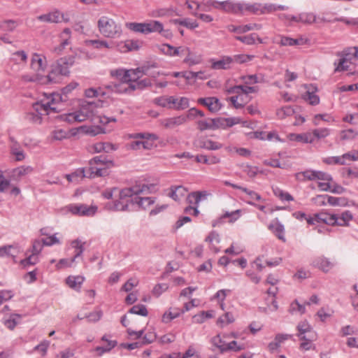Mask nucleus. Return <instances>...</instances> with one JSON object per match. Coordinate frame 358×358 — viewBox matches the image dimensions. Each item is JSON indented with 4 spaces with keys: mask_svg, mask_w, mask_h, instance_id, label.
<instances>
[{
    "mask_svg": "<svg viewBox=\"0 0 358 358\" xmlns=\"http://www.w3.org/2000/svg\"><path fill=\"white\" fill-rule=\"evenodd\" d=\"M155 188L153 184H138L130 187L122 189L119 192V200L113 203L111 209L124 211L128 210L130 202L136 204L140 208L146 210L154 205L156 198L141 196L144 193H150Z\"/></svg>",
    "mask_w": 358,
    "mask_h": 358,
    "instance_id": "f257e3e1",
    "label": "nucleus"
},
{
    "mask_svg": "<svg viewBox=\"0 0 358 358\" xmlns=\"http://www.w3.org/2000/svg\"><path fill=\"white\" fill-rule=\"evenodd\" d=\"M78 85L77 82H71L62 88L61 94H52L41 101L33 104L32 120L36 123H40L43 116L48 115L51 113L59 112L60 110V103L66 101L67 96L76 90Z\"/></svg>",
    "mask_w": 358,
    "mask_h": 358,
    "instance_id": "f03ea898",
    "label": "nucleus"
},
{
    "mask_svg": "<svg viewBox=\"0 0 358 358\" xmlns=\"http://www.w3.org/2000/svg\"><path fill=\"white\" fill-rule=\"evenodd\" d=\"M114 166L113 161L108 160L101 156L95 157L89 162V167L76 170L74 173L66 175L69 182H78L84 178H95L106 176L109 174V169Z\"/></svg>",
    "mask_w": 358,
    "mask_h": 358,
    "instance_id": "7ed1b4c3",
    "label": "nucleus"
},
{
    "mask_svg": "<svg viewBox=\"0 0 358 358\" xmlns=\"http://www.w3.org/2000/svg\"><path fill=\"white\" fill-rule=\"evenodd\" d=\"M47 66L46 57L42 54L34 53L31 55L30 67L34 73L32 76H22V79L26 82L37 81L43 85L55 83L52 77L53 73L45 76L43 75Z\"/></svg>",
    "mask_w": 358,
    "mask_h": 358,
    "instance_id": "20e7f679",
    "label": "nucleus"
},
{
    "mask_svg": "<svg viewBox=\"0 0 358 358\" xmlns=\"http://www.w3.org/2000/svg\"><path fill=\"white\" fill-rule=\"evenodd\" d=\"M100 102L83 101L76 111L60 115V119L69 124L82 122L90 120L94 121L96 113H99Z\"/></svg>",
    "mask_w": 358,
    "mask_h": 358,
    "instance_id": "39448f33",
    "label": "nucleus"
},
{
    "mask_svg": "<svg viewBox=\"0 0 358 358\" xmlns=\"http://www.w3.org/2000/svg\"><path fill=\"white\" fill-rule=\"evenodd\" d=\"M206 5L233 14H243L245 12L257 13L259 10V8L257 3L248 4L245 3L234 2L231 1H225L221 2L209 1L207 2Z\"/></svg>",
    "mask_w": 358,
    "mask_h": 358,
    "instance_id": "423d86ee",
    "label": "nucleus"
},
{
    "mask_svg": "<svg viewBox=\"0 0 358 358\" xmlns=\"http://www.w3.org/2000/svg\"><path fill=\"white\" fill-rule=\"evenodd\" d=\"M99 32L108 38H118L122 34V28L120 23L107 15L101 16L97 20Z\"/></svg>",
    "mask_w": 358,
    "mask_h": 358,
    "instance_id": "0eeeda50",
    "label": "nucleus"
},
{
    "mask_svg": "<svg viewBox=\"0 0 358 358\" xmlns=\"http://www.w3.org/2000/svg\"><path fill=\"white\" fill-rule=\"evenodd\" d=\"M235 333L224 334L223 335L217 334L211 339L212 345L220 352H224L227 351L238 352L244 349L243 344H238L236 341H231V338H236Z\"/></svg>",
    "mask_w": 358,
    "mask_h": 358,
    "instance_id": "6e6552de",
    "label": "nucleus"
},
{
    "mask_svg": "<svg viewBox=\"0 0 358 358\" xmlns=\"http://www.w3.org/2000/svg\"><path fill=\"white\" fill-rule=\"evenodd\" d=\"M229 94H232L229 100L236 108L243 107L250 101L249 94L256 92L254 87L248 85H236L227 90Z\"/></svg>",
    "mask_w": 358,
    "mask_h": 358,
    "instance_id": "1a4fd4ad",
    "label": "nucleus"
},
{
    "mask_svg": "<svg viewBox=\"0 0 358 358\" xmlns=\"http://www.w3.org/2000/svg\"><path fill=\"white\" fill-rule=\"evenodd\" d=\"M96 211V206L81 203H71L61 209V212L64 215L71 213L76 216H92Z\"/></svg>",
    "mask_w": 358,
    "mask_h": 358,
    "instance_id": "9d476101",
    "label": "nucleus"
},
{
    "mask_svg": "<svg viewBox=\"0 0 358 358\" xmlns=\"http://www.w3.org/2000/svg\"><path fill=\"white\" fill-rule=\"evenodd\" d=\"M356 60L354 53H352L349 48L344 50L341 58L334 62L335 71L341 72L352 70L355 66Z\"/></svg>",
    "mask_w": 358,
    "mask_h": 358,
    "instance_id": "9b49d317",
    "label": "nucleus"
},
{
    "mask_svg": "<svg viewBox=\"0 0 358 358\" xmlns=\"http://www.w3.org/2000/svg\"><path fill=\"white\" fill-rule=\"evenodd\" d=\"M150 85V82H148L145 80H142L140 83H137L136 85L127 84L126 82L121 81L117 84L108 85V87L110 88L112 92L123 94L130 93L131 92L134 91L136 88H141Z\"/></svg>",
    "mask_w": 358,
    "mask_h": 358,
    "instance_id": "f8f14e48",
    "label": "nucleus"
},
{
    "mask_svg": "<svg viewBox=\"0 0 358 358\" xmlns=\"http://www.w3.org/2000/svg\"><path fill=\"white\" fill-rule=\"evenodd\" d=\"M327 180H317V187L321 191H329L334 193L341 194L343 192V188L338 185L333 180L332 177L326 173Z\"/></svg>",
    "mask_w": 358,
    "mask_h": 358,
    "instance_id": "ddd939ff",
    "label": "nucleus"
},
{
    "mask_svg": "<svg viewBox=\"0 0 358 358\" xmlns=\"http://www.w3.org/2000/svg\"><path fill=\"white\" fill-rule=\"evenodd\" d=\"M309 224H315L317 223H324L328 225L335 226V214H330L326 212H321L314 215L313 217L306 218Z\"/></svg>",
    "mask_w": 358,
    "mask_h": 358,
    "instance_id": "4468645a",
    "label": "nucleus"
},
{
    "mask_svg": "<svg viewBox=\"0 0 358 358\" xmlns=\"http://www.w3.org/2000/svg\"><path fill=\"white\" fill-rule=\"evenodd\" d=\"M296 178L299 181L327 180L325 172L314 170H306L296 173Z\"/></svg>",
    "mask_w": 358,
    "mask_h": 358,
    "instance_id": "2eb2a0df",
    "label": "nucleus"
},
{
    "mask_svg": "<svg viewBox=\"0 0 358 358\" xmlns=\"http://www.w3.org/2000/svg\"><path fill=\"white\" fill-rule=\"evenodd\" d=\"M298 334L297 336L299 338H304L306 336H308L309 340H316L317 334L313 329L311 326L306 321H302L297 325Z\"/></svg>",
    "mask_w": 358,
    "mask_h": 358,
    "instance_id": "dca6fc26",
    "label": "nucleus"
},
{
    "mask_svg": "<svg viewBox=\"0 0 358 358\" xmlns=\"http://www.w3.org/2000/svg\"><path fill=\"white\" fill-rule=\"evenodd\" d=\"M37 19L41 22L48 23H59L62 21H67V19L64 18V15L58 10H54L48 13L41 15L38 16Z\"/></svg>",
    "mask_w": 358,
    "mask_h": 358,
    "instance_id": "f3484780",
    "label": "nucleus"
},
{
    "mask_svg": "<svg viewBox=\"0 0 358 358\" xmlns=\"http://www.w3.org/2000/svg\"><path fill=\"white\" fill-rule=\"evenodd\" d=\"M22 252L18 244L8 245L0 247V257H11L16 262V257Z\"/></svg>",
    "mask_w": 358,
    "mask_h": 358,
    "instance_id": "a211bd4d",
    "label": "nucleus"
},
{
    "mask_svg": "<svg viewBox=\"0 0 358 358\" xmlns=\"http://www.w3.org/2000/svg\"><path fill=\"white\" fill-rule=\"evenodd\" d=\"M74 63L75 59L72 56L62 57L57 62V70L61 75L68 76L70 73L69 69Z\"/></svg>",
    "mask_w": 358,
    "mask_h": 358,
    "instance_id": "6ab92c4d",
    "label": "nucleus"
},
{
    "mask_svg": "<svg viewBox=\"0 0 358 358\" xmlns=\"http://www.w3.org/2000/svg\"><path fill=\"white\" fill-rule=\"evenodd\" d=\"M240 191L242 192L241 198L250 205H255L256 201H264L259 193L252 189L241 187V188H240Z\"/></svg>",
    "mask_w": 358,
    "mask_h": 358,
    "instance_id": "aec40b11",
    "label": "nucleus"
},
{
    "mask_svg": "<svg viewBox=\"0 0 358 358\" xmlns=\"http://www.w3.org/2000/svg\"><path fill=\"white\" fill-rule=\"evenodd\" d=\"M71 31L70 29L65 28L63 31L60 34V38L62 42L58 45L55 46L52 50V52L56 55H60L63 53L65 48L69 45V40L71 38Z\"/></svg>",
    "mask_w": 358,
    "mask_h": 358,
    "instance_id": "412c9836",
    "label": "nucleus"
},
{
    "mask_svg": "<svg viewBox=\"0 0 358 358\" xmlns=\"http://www.w3.org/2000/svg\"><path fill=\"white\" fill-rule=\"evenodd\" d=\"M147 70L148 69L143 67L127 70L124 82H126L127 84L136 83L143 76L147 74Z\"/></svg>",
    "mask_w": 358,
    "mask_h": 358,
    "instance_id": "4be33fe9",
    "label": "nucleus"
},
{
    "mask_svg": "<svg viewBox=\"0 0 358 358\" xmlns=\"http://www.w3.org/2000/svg\"><path fill=\"white\" fill-rule=\"evenodd\" d=\"M85 46L99 50H110L115 46L113 42H108L105 39L85 40L84 42Z\"/></svg>",
    "mask_w": 358,
    "mask_h": 358,
    "instance_id": "5701e85b",
    "label": "nucleus"
},
{
    "mask_svg": "<svg viewBox=\"0 0 358 358\" xmlns=\"http://www.w3.org/2000/svg\"><path fill=\"white\" fill-rule=\"evenodd\" d=\"M210 68L214 70H227L231 68L233 58L229 56H223L220 59H211Z\"/></svg>",
    "mask_w": 358,
    "mask_h": 358,
    "instance_id": "b1692460",
    "label": "nucleus"
},
{
    "mask_svg": "<svg viewBox=\"0 0 358 358\" xmlns=\"http://www.w3.org/2000/svg\"><path fill=\"white\" fill-rule=\"evenodd\" d=\"M312 264L314 267L324 273L329 272L334 266L333 262L324 256L315 257Z\"/></svg>",
    "mask_w": 358,
    "mask_h": 358,
    "instance_id": "393cba45",
    "label": "nucleus"
},
{
    "mask_svg": "<svg viewBox=\"0 0 358 358\" xmlns=\"http://www.w3.org/2000/svg\"><path fill=\"white\" fill-rule=\"evenodd\" d=\"M78 132V129H71L69 130L57 129L51 132V138L55 141H62L76 136Z\"/></svg>",
    "mask_w": 358,
    "mask_h": 358,
    "instance_id": "a878e982",
    "label": "nucleus"
},
{
    "mask_svg": "<svg viewBox=\"0 0 358 358\" xmlns=\"http://www.w3.org/2000/svg\"><path fill=\"white\" fill-rule=\"evenodd\" d=\"M286 17L288 20L303 24H312L317 22L316 17L311 13H303L297 16L282 15V17Z\"/></svg>",
    "mask_w": 358,
    "mask_h": 358,
    "instance_id": "bb28decb",
    "label": "nucleus"
},
{
    "mask_svg": "<svg viewBox=\"0 0 358 358\" xmlns=\"http://www.w3.org/2000/svg\"><path fill=\"white\" fill-rule=\"evenodd\" d=\"M306 92L302 94V98L310 105H317L320 98L316 94L317 88L313 85H304Z\"/></svg>",
    "mask_w": 358,
    "mask_h": 358,
    "instance_id": "cd10ccee",
    "label": "nucleus"
},
{
    "mask_svg": "<svg viewBox=\"0 0 358 358\" xmlns=\"http://www.w3.org/2000/svg\"><path fill=\"white\" fill-rule=\"evenodd\" d=\"M198 103L206 106L210 112L215 113L220 110L222 104L216 97L200 98Z\"/></svg>",
    "mask_w": 358,
    "mask_h": 358,
    "instance_id": "c85d7f7f",
    "label": "nucleus"
},
{
    "mask_svg": "<svg viewBox=\"0 0 358 358\" xmlns=\"http://www.w3.org/2000/svg\"><path fill=\"white\" fill-rule=\"evenodd\" d=\"M10 154L15 157V161L21 162L25 159L26 155L21 148L20 145L15 141H14L13 138H10Z\"/></svg>",
    "mask_w": 358,
    "mask_h": 358,
    "instance_id": "c756f323",
    "label": "nucleus"
},
{
    "mask_svg": "<svg viewBox=\"0 0 358 358\" xmlns=\"http://www.w3.org/2000/svg\"><path fill=\"white\" fill-rule=\"evenodd\" d=\"M137 138L143 139V149L150 150L157 145L156 142L158 140V137L152 134H138Z\"/></svg>",
    "mask_w": 358,
    "mask_h": 358,
    "instance_id": "7c9ffc66",
    "label": "nucleus"
},
{
    "mask_svg": "<svg viewBox=\"0 0 358 358\" xmlns=\"http://www.w3.org/2000/svg\"><path fill=\"white\" fill-rule=\"evenodd\" d=\"M203 61V56L201 54L193 52L189 48V51H187L185 57L183 59V63L192 66L199 64Z\"/></svg>",
    "mask_w": 358,
    "mask_h": 358,
    "instance_id": "2f4dec72",
    "label": "nucleus"
},
{
    "mask_svg": "<svg viewBox=\"0 0 358 358\" xmlns=\"http://www.w3.org/2000/svg\"><path fill=\"white\" fill-rule=\"evenodd\" d=\"M182 314L180 308L170 307L162 316V322L164 324L171 322L173 320L179 317Z\"/></svg>",
    "mask_w": 358,
    "mask_h": 358,
    "instance_id": "473e14b6",
    "label": "nucleus"
},
{
    "mask_svg": "<svg viewBox=\"0 0 358 358\" xmlns=\"http://www.w3.org/2000/svg\"><path fill=\"white\" fill-rule=\"evenodd\" d=\"M187 193V189L183 186H171L169 188L168 196L174 201H179L186 196Z\"/></svg>",
    "mask_w": 358,
    "mask_h": 358,
    "instance_id": "72a5a7b5",
    "label": "nucleus"
},
{
    "mask_svg": "<svg viewBox=\"0 0 358 358\" xmlns=\"http://www.w3.org/2000/svg\"><path fill=\"white\" fill-rule=\"evenodd\" d=\"M187 122V117L182 115L166 118L161 122L162 125L166 129H172L177 126L185 124Z\"/></svg>",
    "mask_w": 358,
    "mask_h": 358,
    "instance_id": "f704fd0d",
    "label": "nucleus"
},
{
    "mask_svg": "<svg viewBox=\"0 0 358 358\" xmlns=\"http://www.w3.org/2000/svg\"><path fill=\"white\" fill-rule=\"evenodd\" d=\"M134 318H128L127 315H124L121 319L122 324L127 327V333L130 336L134 337L135 338H139L142 336L143 331H134L131 329L132 323L134 322Z\"/></svg>",
    "mask_w": 358,
    "mask_h": 358,
    "instance_id": "c9c22d12",
    "label": "nucleus"
},
{
    "mask_svg": "<svg viewBox=\"0 0 358 358\" xmlns=\"http://www.w3.org/2000/svg\"><path fill=\"white\" fill-rule=\"evenodd\" d=\"M41 235L46 236V238H42V242L45 246H52L53 245L60 244L61 236L59 233L49 235L46 229H42L41 230Z\"/></svg>",
    "mask_w": 358,
    "mask_h": 358,
    "instance_id": "e433bc0d",
    "label": "nucleus"
},
{
    "mask_svg": "<svg viewBox=\"0 0 358 358\" xmlns=\"http://www.w3.org/2000/svg\"><path fill=\"white\" fill-rule=\"evenodd\" d=\"M287 140L292 142L300 143H311L310 134L309 131L301 134L290 133L287 136Z\"/></svg>",
    "mask_w": 358,
    "mask_h": 358,
    "instance_id": "4c0bfd02",
    "label": "nucleus"
},
{
    "mask_svg": "<svg viewBox=\"0 0 358 358\" xmlns=\"http://www.w3.org/2000/svg\"><path fill=\"white\" fill-rule=\"evenodd\" d=\"M209 194L206 191L192 192L187 196V201L190 204L199 206L201 201L206 199Z\"/></svg>",
    "mask_w": 358,
    "mask_h": 358,
    "instance_id": "58836bf2",
    "label": "nucleus"
},
{
    "mask_svg": "<svg viewBox=\"0 0 358 358\" xmlns=\"http://www.w3.org/2000/svg\"><path fill=\"white\" fill-rule=\"evenodd\" d=\"M291 338L292 335L290 334H277L274 340L272 342H271L268 345L269 351H271V352H275L281 346L282 343H283L285 341Z\"/></svg>",
    "mask_w": 358,
    "mask_h": 358,
    "instance_id": "ea45409f",
    "label": "nucleus"
},
{
    "mask_svg": "<svg viewBox=\"0 0 358 358\" xmlns=\"http://www.w3.org/2000/svg\"><path fill=\"white\" fill-rule=\"evenodd\" d=\"M196 146L200 148L216 150L222 147V145L219 142L214 141L208 138H202L197 141Z\"/></svg>",
    "mask_w": 358,
    "mask_h": 358,
    "instance_id": "a19ab883",
    "label": "nucleus"
},
{
    "mask_svg": "<svg viewBox=\"0 0 358 358\" xmlns=\"http://www.w3.org/2000/svg\"><path fill=\"white\" fill-rule=\"evenodd\" d=\"M353 215L349 210L343 212L341 215L335 214V225L341 227H347L350 222L352 220Z\"/></svg>",
    "mask_w": 358,
    "mask_h": 358,
    "instance_id": "79ce46f5",
    "label": "nucleus"
},
{
    "mask_svg": "<svg viewBox=\"0 0 358 358\" xmlns=\"http://www.w3.org/2000/svg\"><path fill=\"white\" fill-rule=\"evenodd\" d=\"M241 120L239 117H220L215 120L217 127H231L235 124H239Z\"/></svg>",
    "mask_w": 358,
    "mask_h": 358,
    "instance_id": "37998d69",
    "label": "nucleus"
},
{
    "mask_svg": "<svg viewBox=\"0 0 358 358\" xmlns=\"http://www.w3.org/2000/svg\"><path fill=\"white\" fill-rule=\"evenodd\" d=\"M236 39L246 44V45H254L257 42L259 43H264L263 39L259 37L258 34L252 33L245 36H236Z\"/></svg>",
    "mask_w": 358,
    "mask_h": 358,
    "instance_id": "c03bdc74",
    "label": "nucleus"
},
{
    "mask_svg": "<svg viewBox=\"0 0 358 358\" xmlns=\"http://www.w3.org/2000/svg\"><path fill=\"white\" fill-rule=\"evenodd\" d=\"M259 8V10L256 14H264V13H270L275 12L278 10H285L287 8V6L282 5H275V4H267L264 6H261L259 4H257Z\"/></svg>",
    "mask_w": 358,
    "mask_h": 358,
    "instance_id": "a18cd8bd",
    "label": "nucleus"
},
{
    "mask_svg": "<svg viewBox=\"0 0 358 358\" xmlns=\"http://www.w3.org/2000/svg\"><path fill=\"white\" fill-rule=\"evenodd\" d=\"M309 133L310 134L311 143H313L316 140L327 137L329 135V129L327 128L315 129L312 131H309Z\"/></svg>",
    "mask_w": 358,
    "mask_h": 358,
    "instance_id": "49530a36",
    "label": "nucleus"
},
{
    "mask_svg": "<svg viewBox=\"0 0 358 358\" xmlns=\"http://www.w3.org/2000/svg\"><path fill=\"white\" fill-rule=\"evenodd\" d=\"M269 230H271L278 239L285 241V238L284 235L285 229L282 224L279 223L278 222H275L268 226Z\"/></svg>",
    "mask_w": 358,
    "mask_h": 358,
    "instance_id": "de8ad7c7",
    "label": "nucleus"
},
{
    "mask_svg": "<svg viewBox=\"0 0 358 358\" xmlns=\"http://www.w3.org/2000/svg\"><path fill=\"white\" fill-rule=\"evenodd\" d=\"M33 172L31 166H21L14 169L12 171V176L15 179H19Z\"/></svg>",
    "mask_w": 358,
    "mask_h": 358,
    "instance_id": "09e8293b",
    "label": "nucleus"
},
{
    "mask_svg": "<svg viewBox=\"0 0 358 358\" xmlns=\"http://www.w3.org/2000/svg\"><path fill=\"white\" fill-rule=\"evenodd\" d=\"M102 341H106L107 343L105 346L96 347L94 349V351L97 353L98 356H101L104 352H109L111 349H113L117 344L115 341H110L107 338L106 336H104L101 338Z\"/></svg>",
    "mask_w": 358,
    "mask_h": 358,
    "instance_id": "8fccbe9b",
    "label": "nucleus"
},
{
    "mask_svg": "<svg viewBox=\"0 0 358 358\" xmlns=\"http://www.w3.org/2000/svg\"><path fill=\"white\" fill-rule=\"evenodd\" d=\"M85 278L81 275H70L66 280V282L69 287L74 289H79L81 285L83 283Z\"/></svg>",
    "mask_w": 358,
    "mask_h": 358,
    "instance_id": "3c124183",
    "label": "nucleus"
},
{
    "mask_svg": "<svg viewBox=\"0 0 358 358\" xmlns=\"http://www.w3.org/2000/svg\"><path fill=\"white\" fill-rule=\"evenodd\" d=\"M206 241L209 243V245L211 250L217 253L220 251V248L217 247V245L219 244L220 241V238L219 234L213 231L211 232L206 238Z\"/></svg>",
    "mask_w": 358,
    "mask_h": 358,
    "instance_id": "603ef678",
    "label": "nucleus"
},
{
    "mask_svg": "<svg viewBox=\"0 0 358 358\" xmlns=\"http://www.w3.org/2000/svg\"><path fill=\"white\" fill-rule=\"evenodd\" d=\"M235 321V316L233 313L227 312L219 317L217 320V324L220 328H223L227 325L233 323Z\"/></svg>",
    "mask_w": 358,
    "mask_h": 358,
    "instance_id": "864d4df0",
    "label": "nucleus"
},
{
    "mask_svg": "<svg viewBox=\"0 0 358 358\" xmlns=\"http://www.w3.org/2000/svg\"><path fill=\"white\" fill-rule=\"evenodd\" d=\"M126 27L133 31L148 34L146 22H129Z\"/></svg>",
    "mask_w": 358,
    "mask_h": 358,
    "instance_id": "5fc2aeb1",
    "label": "nucleus"
},
{
    "mask_svg": "<svg viewBox=\"0 0 358 358\" xmlns=\"http://www.w3.org/2000/svg\"><path fill=\"white\" fill-rule=\"evenodd\" d=\"M157 48L162 54H163L166 56L171 57H176V50H175V46H173L168 43H163V44L159 45L157 46Z\"/></svg>",
    "mask_w": 358,
    "mask_h": 358,
    "instance_id": "6e6d98bb",
    "label": "nucleus"
},
{
    "mask_svg": "<svg viewBox=\"0 0 358 358\" xmlns=\"http://www.w3.org/2000/svg\"><path fill=\"white\" fill-rule=\"evenodd\" d=\"M148 34L153 32H161L163 31V24L159 21L151 20L146 22Z\"/></svg>",
    "mask_w": 358,
    "mask_h": 358,
    "instance_id": "4d7b16f0",
    "label": "nucleus"
},
{
    "mask_svg": "<svg viewBox=\"0 0 358 358\" xmlns=\"http://www.w3.org/2000/svg\"><path fill=\"white\" fill-rule=\"evenodd\" d=\"M231 293L230 289H221L217 292L214 299H216L217 303L220 304V307L222 310H224V301L226 296Z\"/></svg>",
    "mask_w": 358,
    "mask_h": 358,
    "instance_id": "13d9d810",
    "label": "nucleus"
},
{
    "mask_svg": "<svg viewBox=\"0 0 358 358\" xmlns=\"http://www.w3.org/2000/svg\"><path fill=\"white\" fill-rule=\"evenodd\" d=\"M17 25L18 23L15 20H6L0 23V28L3 31H13Z\"/></svg>",
    "mask_w": 358,
    "mask_h": 358,
    "instance_id": "bf43d9fd",
    "label": "nucleus"
},
{
    "mask_svg": "<svg viewBox=\"0 0 358 358\" xmlns=\"http://www.w3.org/2000/svg\"><path fill=\"white\" fill-rule=\"evenodd\" d=\"M38 262V255L31 252L30 255H29L27 258L21 260L20 262V264L26 268L29 266H32L36 264Z\"/></svg>",
    "mask_w": 358,
    "mask_h": 358,
    "instance_id": "052dcab7",
    "label": "nucleus"
},
{
    "mask_svg": "<svg viewBox=\"0 0 358 358\" xmlns=\"http://www.w3.org/2000/svg\"><path fill=\"white\" fill-rule=\"evenodd\" d=\"M139 284V280L136 278H129L121 287L120 290L125 292H131V291Z\"/></svg>",
    "mask_w": 358,
    "mask_h": 358,
    "instance_id": "680f3d73",
    "label": "nucleus"
},
{
    "mask_svg": "<svg viewBox=\"0 0 358 358\" xmlns=\"http://www.w3.org/2000/svg\"><path fill=\"white\" fill-rule=\"evenodd\" d=\"M215 316L214 310L201 311L199 314L194 316V319L196 322L203 323L206 319L212 318Z\"/></svg>",
    "mask_w": 358,
    "mask_h": 358,
    "instance_id": "e2e57ef3",
    "label": "nucleus"
},
{
    "mask_svg": "<svg viewBox=\"0 0 358 358\" xmlns=\"http://www.w3.org/2000/svg\"><path fill=\"white\" fill-rule=\"evenodd\" d=\"M294 113V109L291 106H284L277 110L276 115L280 119H285L293 115Z\"/></svg>",
    "mask_w": 358,
    "mask_h": 358,
    "instance_id": "0e129e2a",
    "label": "nucleus"
},
{
    "mask_svg": "<svg viewBox=\"0 0 358 358\" xmlns=\"http://www.w3.org/2000/svg\"><path fill=\"white\" fill-rule=\"evenodd\" d=\"M129 313L131 314H136L141 316H147L148 314V311L145 306L142 304L134 306L129 309Z\"/></svg>",
    "mask_w": 358,
    "mask_h": 358,
    "instance_id": "69168bd1",
    "label": "nucleus"
},
{
    "mask_svg": "<svg viewBox=\"0 0 358 358\" xmlns=\"http://www.w3.org/2000/svg\"><path fill=\"white\" fill-rule=\"evenodd\" d=\"M321 121L332 122L334 121V120L333 117L329 114L315 115L313 119V124L315 126L319 125Z\"/></svg>",
    "mask_w": 358,
    "mask_h": 358,
    "instance_id": "338daca9",
    "label": "nucleus"
},
{
    "mask_svg": "<svg viewBox=\"0 0 358 358\" xmlns=\"http://www.w3.org/2000/svg\"><path fill=\"white\" fill-rule=\"evenodd\" d=\"M77 257L75 256L71 259L64 258L61 259L56 264L57 270L63 269L68 267H71Z\"/></svg>",
    "mask_w": 358,
    "mask_h": 358,
    "instance_id": "774afa93",
    "label": "nucleus"
}]
</instances>
